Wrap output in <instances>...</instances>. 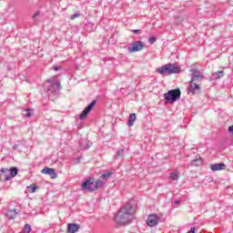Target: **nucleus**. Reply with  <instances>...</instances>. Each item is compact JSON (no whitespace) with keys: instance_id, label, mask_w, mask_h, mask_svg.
Returning <instances> with one entry per match:
<instances>
[{"instance_id":"obj_1","label":"nucleus","mask_w":233,"mask_h":233,"mask_svg":"<svg viewBox=\"0 0 233 233\" xmlns=\"http://www.w3.org/2000/svg\"><path fill=\"white\" fill-rule=\"evenodd\" d=\"M136 213V207L128 202L120 208L118 214L115 216V221L117 225H128L134 221V214Z\"/></svg>"},{"instance_id":"obj_2","label":"nucleus","mask_w":233,"mask_h":233,"mask_svg":"<svg viewBox=\"0 0 233 233\" xmlns=\"http://www.w3.org/2000/svg\"><path fill=\"white\" fill-rule=\"evenodd\" d=\"M179 72H181V67L170 63L157 68V73L160 76H172V74H179Z\"/></svg>"},{"instance_id":"obj_3","label":"nucleus","mask_w":233,"mask_h":233,"mask_svg":"<svg viewBox=\"0 0 233 233\" xmlns=\"http://www.w3.org/2000/svg\"><path fill=\"white\" fill-rule=\"evenodd\" d=\"M180 98L181 90L179 88L169 90L167 93L164 94V99H166L167 103H174Z\"/></svg>"},{"instance_id":"obj_4","label":"nucleus","mask_w":233,"mask_h":233,"mask_svg":"<svg viewBox=\"0 0 233 233\" xmlns=\"http://www.w3.org/2000/svg\"><path fill=\"white\" fill-rule=\"evenodd\" d=\"M52 81H56V78L53 79H47V83H51L47 86V92H51L52 94H57L61 90V82L57 80L55 83H52Z\"/></svg>"},{"instance_id":"obj_5","label":"nucleus","mask_w":233,"mask_h":233,"mask_svg":"<svg viewBox=\"0 0 233 233\" xmlns=\"http://www.w3.org/2000/svg\"><path fill=\"white\" fill-rule=\"evenodd\" d=\"M145 48V43L142 41H136L128 46V52L134 54V52H141Z\"/></svg>"},{"instance_id":"obj_6","label":"nucleus","mask_w":233,"mask_h":233,"mask_svg":"<svg viewBox=\"0 0 233 233\" xmlns=\"http://www.w3.org/2000/svg\"><path fill=\"white\" fill-rule=\"evenodd\" d=\"M96 103H97V100H93L80 114L79 119H86V116L90 114L91 110L96 106Z\"/></svg>"},{"instance_id":"obj_7","label":"nucleus","mask_w":233,"mask_h":233,"mask_svg":"<svg viewBox=\"0 0 233 233\" xmlns=\"http://www.w3.org/2000/svg\"><path fill=\"white\" fill-rule=\"evenodd\" d=\"M96 103H97V100H93L80 114L79 119H86V116L90 114L91 110L96 106Z\"/></svg>"},{"instance_id":"obj_8","label":"nucleus","mask_w":233,"mask_h":233,"mask_svg":"<svg viewBox=\"0 0 233 233\" xmlns=\"http://www.w3.org/2000/svg\"><path fill=\"white\" fill-rule=\"evenodd\" d=\"M83 190H86V192H94L96 190V186L94 184V180L92 178H89L86 180L82 184Z\"/></svg>"},{"instance_id":"obj_9","label":"nucleus","mask_w":233,"mask_h":233,"mask_svg":"<svg viewBox=\"0 0 233 233\" xmlns=\"http://www.w3.org/2000/svg\"><path fill=\"white\" fill-rule=\"evenodd\" d=\"M147 223L148 227H156L157 223H159V217L155 214H151L148 216Z\"/></svg>"},{"instance_id":"obj_10","label":"nucleus","mask_w":233,"mask_h":233,"mask_svg":"<svg viewBox=\"0 0 233 233\" xmlns=\"http://www.w3.org/2000/svg\"><path fill=\"white\" fill-rule=\"evenodd\" d=\"M0 172V181H10V179H12V177H10V170L8 168H1Z\"/></svg>"},{"instance_id":"obj_11","label":"nucleus","mask_w":233,"mask_h":233,"mask_svg":"<svg viewBox=\"0 0 233 233\" xmlns=\"http://www.w3.org/2000/svg\"><path fill=\"white\" fill-rule=\"evenodd\" d=\"M42 174H46V176H50L51 179H56L57 177V173L56 172V169L52 167H45L41 170Z\"/></svg>"},{"instance_id":"obj_12","label":"nucleus","mask_w":233,"mask_h":233,"mask_svg":"<svg viewBox=\"0 0 233 233\" xmlns=\"http://www.w3.org/2000/svg\"><path fill=\"white\" fill-rule=\"evenodd\" d=\"M191 81H199V79H203V75H201V73H199V70L198 69H191Z\"/></svg>"},{"instance_id":"obj_13","label":"nucleus","mask_w":233,"mask_h":233,"mask_svg":"<svg viewBox=\"0 0 233 233\" xmlns=\"http://www.w3.org/2000/svg\"><path fill=\"white\" fill-rule=\"evenodd\" d=\"M80 226L79 224L71 223L67 225V233H76L79 232Z\"/></svg>"},{"instance_id":"obj_14","label":"nucleus","mask_w":233,"mask_h":233,"mask_svg":"<svg viewBox=\"0 0 233 233\" xmlns=\"http://www.w3.org/2000/svg\"><path fill=\"white\" fill-rule=\"evenodd\" d=\"M194 81L189 82V86H188V92H191L192 94H196V92H199L200 88L199 85L193 83Z\"/></svg>"},{"instance_id":"obj_15","label":"nucleus","mask_w":233,"mask_h":233,"mask_svg":"<svg viewBox=\"0 0 233 233\" xmlns=\"http://www.w3.org/2000/svg\"><path fill=\"white\" fill-rule=\"evenodd\" d=\"M210 168L213 172H217L218 170H225V168H227V165L224 163L212 164Z\"/></svg>"},{"instance_id":"obj_16","label":"nucleus","mask_w":233,"mask_h":233,"mask_svg":"<svg viewBox=\"0 0 233 233\" xmlns=\"http://www.w3.org/2000/svg\"><path fill=\"white\" fill-rule=\"evenodd\" d=\"M17 214H19L17 209H8L5 213V216L8 218V219H15Z\"/></svg>"},{"instance_id":"obj_17","label":"nucleus","mask_w":233,"mask_h":233,"mask_svg":"<svg viewBox=\"0 0 233 233\" xmlns=\"http://www.w3.org/2000/svg\"><path fill=\"white\" fill-rule=\"evenodd\" d=\"M134 123H136V114L131 113L129 115L128 120H127V126L128 127H134Z\"/></svg>"},{"instance_id":"obj_18","label":"nucleus","mask_w":233,"mask_h":233,"mask_svg":"<svg viewBox=\"0 0 233 233\" xmlns=\"http://www.w3.org/2000/svg\"><path fill=\"white\" fill-rule=\"evenodd\" d=\"M114 172L107 171L101 175V178L103 181H106V183L110 179V176H113Z\"/></svg>"},{"instance_id":"obj_19","label":"nucleus","mask_w":233,"mask_h":233,"mask_svg":"<svg viewBox=\"0 0 233 233\" xmlns=\"http://www.w3.org/2000/svg\"><path fill=\"white\" fill-rule=\"evenodd\" d=\"M105 183H106V180H101V179H98L96 182H94L95 190L101 188V187H103V185H105Z\"/></svg>"},{"instance_id":"obj_20","label":"nucleus","mask_w":233,"mask_h":233,"mask_svg":"<svg viewBox=\"0 0 233 233\" xmlns=\"http://www.w3.org/2000/svg\"><path fill=\"white\" fill-rule=\"evenodd\" d=\"M202 164H203V160L201 158H196L191 162L192 167H199V165H202Z\"/></svg>"},{"instance_id":"obj_21","label":"nucleus","mask_w":233,"mask_h":233,"mask_svg":"<svg viewBox=\"0 0 233 233\" xmlns=\"http://www.w3.org/2000/svg\"><path fill=\"white\" fill-rule=\"evenodd\" d=\"M17 172H18L17 167H11L9 169V177H11V179L12 177H15V175L17 174Z\"/></svg>"},{"instance_id":"obj_22","label":"nucleus","mask_w":233,"mask_h":233,"mask_svg":"<svg viewBox=\"0 0 233 233\" xmlns=\"http://www.w3.org/2000/svg\"><path fill=\"white\" fill-rule=\"evenodd\" d=\"M32 232V226L30 224H25V228L20 233H30Z\"/></svg>"},{"instance_id":"obj_23","label":"nucleus","mask_w":233,"mask_h":233,"mask_svg":"<svg viewBox=\"0 0 233 233\" xmlns=\"http://www.w3.org/2000/svg\"><path fill=\"white\" fill-rule=\"evenodd\" d=\"M223 76H224L223 71H218L217 73L213 74V77L215 79H219V78L223 77Z\"/></svg>"},{"instance_id":"obj_24","label":"nucleus","mask_w":233,"mask_h":233,"mask_svg":"<svg viewBox=\"0 0 233 233\" xmlns=\"http://www.w3.org/2000/svg\"><path fill=\"white\" fill-rule=\"evenodd\" d=\"M170 179H173V181H177V179H179V175L177 172H172L170 174Z\"/></svg>"},{"instance_id":"obj_25","label":"nucleus","mask_w":233,"mask_h":233,"mask_svg":"<svg viewBox=\"0 0 233 233\" xmlns=\"http://www.w3.org/2000/svg\"><path fill=\"white\" fill-rule=\"evenodd\" d=\"M125 156V149L120 148L116 151V157H123Z\"/></svg>"},{"instance_id":"obj_26","label":"nucleus","mask_w":233,"mask_h":233,"mask_svg":"<svg viewBox=\"0 0 233 233\" xmlns=\"http://www.w3.org/2000/svg\"><path fill=\"white\" fill-rule=\"evenodd\" d=\"M40 15H41V12L39 11L35 12V15H33V21H38Z\"/></svg>"},{"instance_id":"obj_27","label":"nucleus","mask_w":233,"mask_h":233,"mask_svg":"<svg viewBox=\"0 0 233 233\" xmlns=\"http://www.w3.org/2000/svg\"><path fill=\"white\" fill-rule=\"evenodd\" d=\"M157 37L156 36H150L149 38H148V44L149 45H154V43L157 41Z\"/></svg>"},{"instance_id":"obj_28","label":"nucleus","mask_w":233,"mask_h":233,"mask_svg":"<svg viewBox=\"0 0 233 233\" xmlns=\"http://www.w3.org/2000/svg\"><path fill=\"white\" fill-rule=\"evenodd\" d=\"M37 189V187L35 186H30L28 187V190H30V192H35V190Z\"/></svg>"},{"instance_id":"obj_29","label":"nucleus","mask_w":233,"mask_h":233,"mask_svg":"<svg viewBox=\"0 0 233 233\" xmlns=\"http://www.w3.org/2000/svg\"><path fill=\"white\" fill-rule=\"evenodd\" d=\"M79 15H81L79 13H76V14H74V15H72L70 16V19H71V20H74V19H76V17H79Z\"/></svg>"},{"instance_id":"obj_30","label":"nucleus","mask_w":233,"mask_h":233,"mask_svg":"<svg viewBox=\"0 0 233 233\" xmlns=\"http://www.w3.org/2000/svg\"><path fill=\"white\" fill-rule=\"evenodd\" d=\"M26 114L25 115V117H32V113H30V109H26Z\"/></svg>"},{"instance_id":"obj_31","label":"nucleus","mask_w":233,"mask_h":233,"mask_svg":"<svg viewBox=\"0 0 233 233\" xmlns=\"http://www.w3.org/2000/svg\"><path fill=\"white\" fill-rule=\"evenodd\" d=\"M228 130V133L231 134V136H233V126H229Z\"/></svg>"},{"instance_id":"obj_32","label":"nucleus","mask_w":233,"mask_h":233,"mask_svg":"<svg viewBox=\"0 0 233 233\" xmlns=\"http://www.w3.org/2000/svg\"><path fill=\"white\" fill-rule=\"evenodd\" d=\"M131 32L133 34H139V32H141V30H139V29H133V30H131Z\"/></svg>"},{"instance_id":"obj_33","label":"nucleus","mask_w":233,"mask_h":233,"mask_svg":"<svg viewBox=\"0 0 233 233\" xmlns=\"http://www.w3.org/2000/svg\"><path fill=\"white\" fill-rule=\"evenodd\" d=\"M179 203H181V200H175L174 201V205H179Z\"/></svg>"},{"instance_id":"obj_34","label":"nucleus","mask_w":233,"mask_h":233,"mask_svg":"<svg viewBox=\"0 0 233 233\" xmlns=\"http://www.w3.org/2000/svg\"><path fill=\"white\" fill-rule=\"evenodd\" d=\"M54 70H55L56 72H57V70H59V67L56 66H54Z\"/></svg>"},{"instance_id":"obj_35","label":"nucleus","mask_w":233,"mask_h":233,"mask_svg":"<svg viewBox=\"0 0 233 233\" xmlns=\"http://www.w3.org/2000/svg\"><path fill=\"white\" fill-rule=\"evenodd\" d=\"M86 148H90V146H87Z\"/></svg>"}]
</instances>
